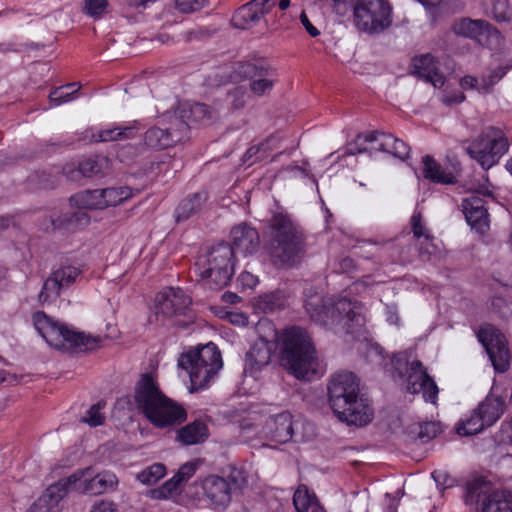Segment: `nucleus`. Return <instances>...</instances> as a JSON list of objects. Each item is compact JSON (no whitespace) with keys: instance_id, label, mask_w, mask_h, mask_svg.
Masks as SVG:
<instances>
[{"instance_id":"f257e3e1","label":"nucleus","mask_w":512,"mask_h":512,"mask_svg":"<svg viewBox=\"0 0 512 512\" xmlns=\"http://www.w3.org/2000/svg\"><path fill=\"white\" fill-rule=\"evenodd\" d=\"M258 339L253 343L245 358V372L254 375L271 361L279 348L281 365L299 380H311L319 371V358L308 332L301 327H290L278 335L268 321L257 325Z\"/></svg>"},{"instance_id":"f03ea898","label":"nucleus","mask_w":512,"mask_h":512,"mask_svg":"<svg viewBox=\"0 0 512 512\" xmlns=\"http://www.w3.org/2000/svg\"><path fill=\"white\" fill-rule=\"evenodd\" d=\"M327 389L329 405L341 421L364 426L372 420L373 410L368 400L360 396L359 379L354 373H335Z\"/></svg>"},{"instance_id":"7ed1b4c3","label":"nucleus","mask_w":512,"mask_h":512,"mask_svg":"<svg viewBox=\"0 0 512 512\" xmlns=\"http://www.w3.org/2000/svg\"><path fill=\"white\" fill-rule=\"evenodd\" d=\"M117 484L118 479L112 472L104 471L94 475L90 467L78 470L49 486L28 512H50L69 491L99 495L115 490Z\"/></svg>"},{"instance_id":"20e7f679","label":"nucleus","mask_w":512,"mask_h":512,"mask_svg":"<svg viewBox=\"0 0 512 512\" xmlns=\"http://www.w3.org/2000/svg\"><path fill=\"white\" fill-rule=\"evenodd\" d=\"M305 308L314 322L336 332L352 334L365 324L363 305L346 297L333 300L315 294L307 298Z\"/></svg>"},{"instance_id":"39448f33","label":"nucleus","mask_w":512,"mask_h":512,"mask_svg":"<svg viewBox=\"0 0 512 512\" xmlns=\"http://www.w3.org/2000/svg\"><path fill=\"white\" fill-rule=\"evenodd\" d=\"M134 400L138 411L158 428L181 424L187 417L185 409L165 396L148 374L142 375L138 381Z\"/></svg>"},{"instance_id":"423d86ee","label":"nucleus","mask_w":512,"mask_h":512,"mask_svg":"<svg viewBox=\"0 0 512 512\" xmlns=\"http://www.w3.org/2000/svg\"><path fill=\"white\" fill-rule=\"evenodd\" d=\"M267 250L276 266H291L303 251V235L292 220L282 213L270 220Z\"/></svg>"},{"instance_id":"0eeeda50","label":"nucleus","mask_w":512,"mask_h":512,"mask_svg":"<svg viewBox=\"0 0 512 512\" xmlns=\"http://www.w3.org/2000/svg\"><path fill=\"white\" fill-rule=\"evenodd\" d=\"M33 324L45 341L56 349L79 348L92 350L102 343L101 337L72 330L66 325L52 320L44 312L33 314Z\"/></svg>"},{"instance_id":"6e6552de","label":"nucleus","mask_w":512,"mask_h":512,"mask_svg":"<svg viewBox=\"0 0 512 512\" xmlns=\"http://www.w3.org/2000/svg\"><path fill=\"white\" fill-rule=\"evenodd\" d=\"M178 365L190 376L191 392L205 388L222 368L221 353L217 346L208 343L181 355Z\"/></svg>"},{"instance_id":"1a4fd4ad","label":"nucleus","mask_w":512,"mask_h":512,"mask_svg":"<svg viewBox=\"0 0 512 512\" xmlns=\"http://www.w3.org/2000/svg\"><path fill=\"white\" fill-rule=\"evenodd\" d=\"M393 377L405 385L406 391L411 394L422 393L427 402L436 403L438 387L434 380L427 374L426 369L419 360L409 361L406 353L393 357Z\"/></svg>"},{"instance_id":"9d476101","label":"nucleus","mask_w":512,"mask_h":512,"mask_svg":"<svg viewBox=\"0 0 512 512\" xmlns=\"http://www.w3.org/2000/svg\"><path fill=\"white\" fill-rule=\"evenodd\" d=\"M234 253L229 244H218L196 262L202 279L208 280L215 289L227 286L234 274Z\"/></svg>"},{"instance_id":"9b49d317","label":"nucleus","mask_w":512,"mask_h":512,"mask_svg":"<svg viewBox=\"0 0 512 512\" xmlns=\"http://www.w3.org/2000/svg\"><path fill=\"white\" fill-rule=\"evenodd\" d=\"M465 503L475 505L478 512H512V492L494 490L483 479H473L466 484Z\"/></svg>"},{"instance_id":"f8f14e48","label":"nucleus","mask_w":512,"mask_h":512,"mask_svg":"<svg viewBox=\"0 0 512 512\" xmlns=\"http://www.w3.org/2000/svg\"><path fill=\"white\" fill-rule=\"evenodd\" d=\"M391 12L386 0H357L353 8V22L361 32L380 33L392 24Z\"/></svg>"},{"instance_id":"ddd939ff","label":"nucleus","mask_w":512,"mask_h":512,"mask_svg":"<svg viewBox=\"0 0 512 512\" xmlns=\"http://www.w3.org/2000/svg\"><path fill=\"white\" fill-rule=\"evenodd\" d=\"M469 156L484 169L494 166L508 150V141L501 130L488 127L467 147Z\"/></svg>"},{"instance_id":"4468645a","label":"nucleus","mask_w":512,"mask_h":512,"mask_svg":"<svg viewBox=\"0 0 512 512\" xmlns=\"http://www.w3.org/2000/svg\"><path fill=\"white\" fill-rule=\"evenodd\" d=\"M234 73V80L250 79V90L258 97L269 94L275 84V71L262 62L239 63Z\"/></svg>"},{"instance_id":"2eb2a0df","label":"nucleus","mask_w":512,"mask_h":512,"mask_svg":"<svg viewBox=\"0 0 512 512\" xmlns=\"http://www.w3.org/2000/svg\"><path fill=\"white\" fill-rule=\"evenodd\" d=\"M188 131V124L178 117L169 116V126H153L144 133V144L154 150L172 147L183 140Z\"/></svg>"},{"instance_id":"dca6fc26","label":"nucleus","mask_w":512,"mask_h":512,"mask_svg":"<svg viewBox=\"0 0 512 512\" xmlns=\"http://www.w3.org/2000/svg\"><path fill=\"white\" fill-rule=\"evenodd\" d=\"M479 341L485 347L494 369L499 373L510 367V352L505 336L491 325L484 326L478 333Z\"/></svg>"},{"instance_id":"f3484780","label":"nucleus","mask_w":512,"mask_h":512,"mask_svg":"<svg viewBox=\"0 0 512 512\" xmlns=\"http://www.w3.org/2000/svg\"><path fill=\"white\" fill-rule=\"evenodd\" d=\"M203 499L214 511H225L232 502L231 487L224 477L208 475L201 483Z\"/></svg>"},{"instance_id":"a211bd4d","label":"nucleus","mask_w":512,"mask_h":512,"mask_svg":"<svg viewBox=\"0 0 512 512\" xmlns=\"http://www.w3.org/2000/svg\"><path fill=\"white\" fill-rule=\"evenodd\" d=\"M81 270L75 266H63L54 271L44 282L39 294V301L47 303L55 300L61 289L68 287L80 276Z\"/></svg>"},{"instance_id":"6ab92c4d","label":"nucleus","mask_w":512,"mask_h":512,"mask_svg":"<svg viewBox=\"0 0 512 512\" xmlns=\"http://www.w3.org/2000/svg\"><path fill=\"white\" fill-rule=\"evenodd\" d=\"M298 421H294L293 416L288 411H282L270 416L263 427V432L267 438L278 443H287L293 438L295 429L298 427Z\"/></svg>"},{"instance_id":"aec40b11","label":"nucleus","mask_w":512,"mask_h":512,"mask_svg":"<svg viewBox=\"0 0 512 512\" xmlns=\"http://www.w3.org/2000/svg\"><path fill=\"white\" fill-rule=\"evenodd\" d=\"M190 304V297L182 289L169 287L157 295L156 313L170 318L183 314Z\"/></svg>"},{"instance_id":"412c9836","label":"nucleus","mask_w":512,"mask_h":512,"mask_svg":"<svg viewBox=\"0 0 512 512\" xmlns=\"http://www.w3.org/2000/svg\"><path fill=\"white\" fill-rule=\"evenodd\" d=\"M230 239L234 254L252 255L258 251L260 245L258 231L245 222L232 227Z\"/></svg>"},{"instance_id":"4be33fe9","label":"nucleus","mask_w":512,"mask_h":512,"mask_svg":"<svg viewBox=\"0 0 512 512\" xmlns=\"http://www.w3.org/2000/svg\"><path fill=\"white\" fill-rule=\"evenodd\" d=\"M452 30L456 35L473 39L480 44L498 34L489 22L482 19L462 18L453 24Z\"/></svg>"},{"instance_id":"5701e85b","label":"nucleus","mask_w":512,"mask_h":512,"mask_svg":"<svg viewBox=\"0 0 512 512\" xmlns=\"http://www.w3.org/2000/svg\"><path fill=\"white\" fill-rule=\"evenodd\" d=\"M462 210L467 223L479 233L489 229V216L485 201L478 195H471L463 199Z\"/></svg>"},{"instance_id":"b1692460","label":"nucleus","mask_w":512,"mask_h":512,"mask_svg":"<svg viewBox=\"0 0 512 512\" xmlns=\"http://www.w3.org/2000/svg\"><path fill=\"white\" fill-rule=\"evenodd\" d=\"M413 69L419 78L431 83L435 88H441L445 84V77L439 71L435 58L431 54L415 57Z\"/></svg>"},{"instance_id":"393cba45","label":"nucleus","mask_w":512,"mask_h":512,"mask_svg":"<svg viewBox=\"0 0 512 512\" xmlns=\"http://www.w3.org/2000/svg\"><path fill=\"white\" fill-rule=\"evenodd\" d=\"M178 120H184L188 124V128L193 123H204L212 118L210 108L203 103H183L173 114Z\"/></svg>"},{"instance_id":"a878e982","label":"nucleus","mask_w":512,"mask_h":512,"mask_svg":"<svg viewBox=\"0 0 512 512\" xmlns=\"http://www.w3.org/2000/svg\"><path fill=\"white\" fill-rule=\"evenodd\" d=\"M487 427L499 420L505 411V402L498 396L489 395L476 408Z\"/></svg>"},{"instance_id":"bb28decb","label":"nucleus","mask_w":512,"mask_h":512,"mask_svg":"<svg viewBox=\"0 0 512 512\" xmlns=\"http://www.w3.org/2000/svg\"><path fill=\"white\" fill-rule=\"evenodd\" d=\"M423 175L426 179L439 184H453L456 182V176L443 169L431 156L426 155L422 159Z\"/></svg>"},{"instance_id":"cd10ccee","label":"nucleus","mask_w":512,"mask_h":512,"mask_svg":"<svg viewBox=\"0 0 512 512\" xmlns=\"http://www.w3.org/2000/svg\"><path fill=\"white\" fill-rule=\"evenodd\" d=\"M207 200L205 192H197L183 199L175 210L177 222L185 221L200 211Z\"/></svg>"},{"instance_id":"c85d7f7f","label":"nucleus","mask_w":512,"mask_h":512,"mask_svg":"<svg viewBox=\"0 0 512 512\" xmlns=\"http://www.w3.org/2000/svg\"><path fill=\"white\" fill-rule=\"evenodd\" d=\"M208 437V428L202 421H194L178 431L177 438L184 445H195Z\"/></svg>"},{"instance_id":"c756f323","label":"nucleus","mask_w":512,"mask_h":512,"mask_svg":"<svg viewBox=\"0 0 512 512\" xmlns=\"http://www.w3.org/2000/svg\"><path fill=\"white\" fill-rule=\"evenodd\" d=\"M411 229L413 232V235L416 239L420 240L421 238L424 239V242L426 243L425 247L420 246L419 252L421 256L424 255H431L432 250L434 249V245L431 243L433 240V237L429 234V231L425 228V226L422 223V215L420 212H414L410 219ZM423 245V243H421Z\"/></svg>"},{"instance_id":"7c9ffc66","label":"nucleus","mask_w":512,"mask_h":512,"mask_svg":"<svg viewBox=\"0 0 512 512\" xmlns=\"http://www.w3.org/2000/svg\"><path fill=\"white\" fill-rule=\"evenodd\" d=\"M138 131L137 121L128 126L109 127L99 131L97 141H117L133 138Z\"/></svg>"},{"instance_id":"2f4dec72","label":"nucleus","mask_w":512,"mask_h":512,"mask_svg":"<svg viewBox=\"0 0 512 512\" xmlns=\"http://www.w3.org/2000/svg\"><path fill=\"white\" fill-rule=\"evenodd\" d=\"M396 139L397 138H394L390 134L373 131L359 134L357 143L359 144L361 140L369 141L370 143H376L377 146L372 147L371 150H378L392 154L394 146L396 145Z\"/></svg>"},{"instance_id":"473e14b6","label":"nucleus","mask_w":512,"mask_h":512,"mask_svg":"<svg viewBox=\"0 0 512 512\" xmlns=\"http://www.w3.org/2000/svg\"><path fill=\"white\" fill-rule=\"evenodd\" d=\"M264 17L258 8L250 1L240 7L233 17L235 26L246 28L247 26L256 24Z\"/></svg>"},{"instance_id":"72a5a7b5","label":"nucleus","mask_w":512,"mask_h":512,"mask_svg":"<svg viewBox=\"0 0 512 512\" xmlns=\"http://www.w3.org/2000/svg\"><path fill=\"white\" fill-rule=\"evenodd\" d=\"M109 167V159L107 157L97 156L81 162L79 165V172L85 177H93L104 174Z\"/></svg>"},{"instance_id":"f704fd0d","label":"nucleus","mask_w":512,"mask_h":512,"mask_svg":"<svg viewBox=\"0 0 512 512\" xmlns=\"http://www.w3.org/2000/svg\"><path fill=\"white\" fill-rule=\"evenodd\" d=\"M72 201L82 209H103L102 189L81 192L73 196Z\"/></svg>"},{"instance_id":"c9c22d12","label":"nucleus","mask_w":512,"mask_h":512,"mask_svg":"<svg viewBox=\"0 0 512 512\" xmlns=\"http://www.w3.org/2000/svg\"><path fill=\"white\" fill-rule=\"evenodd\" d=\"M225 481L229 483L232 494L243 492L248 486L249 474L243 467L229 466Z\"/></svg>"},{"instance_id":"e433bc0d","label":"nucleus","mask_w":512,"mask_h":512,"mask_svg":"<svg viewBox=\"0 0 512 512\" xmlns=\"http://www.w3.org/2000/svg\"><path fill=\"white\" fill-rule=\"evenodd\" d=\"M80 88L81 85L77 82L57 87L49 94V100L54 106L70 102L76 98Z\"/></svg>"},{"instance_id":"4c0bfd02","label":"nucleus","mask_w":512,"mask_h":512,"mask_svg":"<svg viewBox=\"0 0 512 512\" xmlns=\"http://www.w3.org/2000/svg\"><path fill=\"white\" fill-rule=\"evenodd\" d=\"M286 300L283 293L271 292L259 296L256 300V307L264 313H270L285 306Z\"/></svg>"},{"instance_id":"58836bf2","label":"nucleus","mask_w":512,"mask_h":512,"mask_svg":"<svg viewBox=\"0 0 512 512\" xmlns=\"http://www.w3.org/2000/svg\"><path fill=\"white\" fill-rule=\"evenodd\" d=\"M103 209L117 206L132 196V190L127 186L102 189Z\"/></svg>"},{"instance_id":"ea45409f","label":"nucleus","mask_w":512,"mask_h":512,"mask_svg":"<svg viewBox=\"0 0 512 512\" xmlns=\"http://www.w3.org/2000/svg\"><path fill=\"white\" fill-rule=\"evenodd\" d=\"M486 427L478 411L475 409L468 418L458 424L457 433L461 436L475 435Z\"/></svg>"},{"instance_id":"a19ab883","label":"nucleus","mask_w":512,"mask_h":512,"mask_svg":"<svg viewBox=\"0 0 512 512\" xmlns=\"http://www.w3.org/2000/svg\"><path fill=\"white\" fill-rule=\"evenodd\" d=\"M293 503L298 512H306L309 508L317 505V499L305 485H300L294 493Z\"/></svg>"},{"instance_id":"79ce46f5","label":"nucleus","mask_w":512,"mask_h":512,"mask_svg":"<svg viewBox=\"0 0 512 512\" xmlns=\"http://www.w3.org/2000/svg\"><path fill=\"white\" fill-rule=\"evenodd\" d=\"M166 474V468L161 463H155L137 475V479L146 485H153Z\"/></svg>"},{"instance_id":"37998d69","label":"nucleus","mask_w":512,"mask_h":512,"mask_svg":"<svg viewBox=\"0 0 512 512\" xmlns=\"http://www.w3.org/2000/svg\"><path fill=\"white\" fill-rule=\"evenodd\" d=\"M180 485L181 483H179L177 479L173 476L171 479L167 480L162 486L150 490L149 496L152 499L156 500L168 499L178 493Z\"/></svg>"},{"instance_id":"c03bdc74","label":"nucleus","mask_w":512,"mask_h":512,"mask_svg":"<svg viewBox=\"0 0 512 512\" xmlns=\"http://www.w3.org/2000/svg\"><path fill=\"white\" fill-rule=\"evenodd\" d=\"M83 11L94 19H100L108 11V0H84Z\"/></svg>"},{"instance_id":"a18cd8bd","label":"nucleus","mask_w":512,"mask_h":512,"mask_svg":"<svg viewBox=\"0 0 512 512\" xmlns=\"http://www.w3.org/2000/svg\"><path fill=\"white\" fill-rule=\"evenodd\" d=\"M491 15L497 22H507L511 19L508 0H493Z\"/></svg>"},{"instance_id":"49530a36","label":"nucleus","mask_w":512,"mask_h":512,"mask_svg":"<svg viewBox=\"0 0 512 512\" xmlns=\"http://www.w3.org/2000/svg\"><path fill=\"white\" fill-rule=\"evenodd\" d=\"M104 407V404L101 402L93 405L86 413V416L82 418V421L89 424L91 427H96L102 425L105 420L104 414L101 412V409Z\"/></svg>"},{"instance_id":"de8ad7c7","label":"nucleus","mask_w":512,"mask_h":512,"mask_svg":"<svg viewBox=\"0 0 512 512\" xmlns=\"http://www.w3.org/2000/svg\"><path fill=\"white\" fill-rule=\"evenodd\" d=\"M505 71L503 68H498L497 70L490 73L488 76H485L481 79V87L483 93H487L491 90V88L504 76Z\"/></svg>"},{"instance_id":"09e8293b","label":"nucleus","mask_w":512,"mask_h":512,"mask_svg":"<svg viewBox=\"0 0 512 512\" xmlns=\"http://www.w3.org/2000/svg\"><path fill=\"white\" fill-rule=\"evenodd\" d=\"M203 0H176V8L182 13H191L204 6Z\"/></svg>"},{"instance_id":"8fccbe9b","label":"nucleus","mask_w":512,"mask_h":512,"mask_svg":"<svg viewBox=\"0 0 512 512\" xmlns=\"http://www.w3.org/2000/svg\"><path fill=\"white\" fill-rule=\"evenodd\" d=\"M440 432V425L436 422H426L420 426L419 437L432 439Z\"/></svg>"},{"instance_id":"3c124183","label":"nucleus","mask_w":512,"mask_h":512,"mask_svg":"<svg viewBox=\"0 0 512 512\" xmlns=\"http://www.w3.org/2000/svg\"><path fill=\"white\" fill-rule=\"evenodd\" d=\"M196 471V467L192 463H186L183 466L180 467L178 472L174 475V477L177 479L179 483H184L187 480H189Z\"/></svg>"},{"instance_id":"603ef678","label":"nucleus","mask_w":512,"mask_h":512,"mask_svg":"<svg viewBox=\"0 0 512 512\" xmlns=\"http://www.w3.org/2000/svg\"><path fill=\"white\" fill-rule=\"evenodd\" d=\"M230 96L232 97V105L236 109L244 107L248 97L246 90L242 87L235 88Z\"/></svg>"},{"instance_id":"864d4df0","label":"nucleus","mask_w":512,"mask_h":512,"mask_svg":"<svg viewBox=\"0 0 512 512\" xmlns=\"http://www.w3.org/2000/svg\"><path fill=\"white\" fill-rule=\"evenodd\" d=\"M238 282L243 288L253 289L258 284V278L250 272L244 271L238 277Z\"/></svg>"},{"instance_id":"5fc2aeb1","label":"nucleus","mask_w":512,"mask_h":512,"mask_svg":"<svg viewBox=\"0 0 512 512\" xmlns=\"http://www.w3.org/2000/svg\"><path fill=\"white\" fill-rule=\"evenodd\" d=\"M116 505L109 500H99L96 501L90 512H116Z\"/></svg>"},{"instance_id":"6e6d98bb","label":"nucleus","mask_w":512,"mask_h":512,"mask_svg":"<svg viewBox=\"0 0 512 512\" xmlns=\"http://www.w3.org/2000/svg\"><path fill=\"white\" fill-rule=\"evenodd\" d=\"M358 136L356 137L355 141L353 143H350L347 147L346 154L348 155H355L358 153H363L368 151V147L366 146V143H370L369 141L361 140L359 144L357 143Z\"/></svg>"},{"instance_id":"4d7b16f0","label":"nucleus","mask_w":512,"mask_h":512,"mask_svg":"<svg viewBox=\"0 0 512 512\" xmlns=\"http://www.w3.org/2000/svg\"><path fill=\"white\" fill-rule=\"evenodd\" d=\"M277 0H251L263 16L268 14L275 7Z\"/></svg>"},{"instance_id":"13d9d810","label":"nucleus","mask_w":512,"mask_h":512,"mask_svg":"<svg viewBox=\"0 0 512 512\" xmlns=\"http://www.w3.org/2000/svg\"><path fill=\"white\" fill-rule=\"evenodd\" d=\"M395 144L396 145L394 146L392 155L400 159H405L406 157H408L410 152L408 145L400 139H396Z\"/></svg>"},{"instance_id":"bf43d9fd","label":"nucleus","mask_w":512,"mask_h":512,"mask_svg":"<svg viewBox=\"0 0 512 512\" xmlns=\"http://www.w3.org/2000/svg\"><path fill=\"white\" fill-rule=\"evenodd\" d=\"M460 85L463 89H477L482 92L480 89L481 81L470 75L464 76L460 81Z\"/></svg>"},{"instance_id":"052dcab7","label":"nucleus","mask_w":512,"mask_h":512,"mask_svg":"<svg viewBox=\"0 0 512 512\" xmlns=\"http://www.w3.org/2000/svg\"><path fill=\"white\" fill-rule=\"evenodd\" d=\"M300 20H301V23L303 24V26L305 27L306 31L312 37H316V36H318L320 34L319 30L312 25V23L310 22L308 16L304 12L301 13Z\"/></svg>"},{"instance_id":"680f3d73","label":"nucleus","mask_w":512,"mask_h":512,"mask_svg":"<svg viewBox=\"0 0 512 512\" xmlns=\"http://www.w3.org/2000/svg\"><path fill=\"white\" fill-rule=\"evenodd\" d=\"M229 318L231 323L238 326H246L248 324V317L243 313H231Z\"/></svg>"},{"instance_id":"e2e57ef3","label":"nucleus","mask_w":512,"mask_h":512,"mask_svg":"<svg viewBox=\"0 0 512 512\" xmlns=\"http://www.w3.org/2000/svg\"><path fill=\"white\" fill-rule=\"evenodd\" d=\"M149 2H151V0H126V5L129 8H135L139 10L140 8H146Z\"/></svg>"},{"instance_id":"0e129e2a","label":"nucleus","mask_w":512,"mask_h":512,"mask_svg":"<svg viewBox=\"0 0 512 512\" xmlns=\"http://www.w3.org/2000/svg\"><path fill=\"white\" fill-rule=\"evenodd\" d=\"M72 220L75 222H81L87 224L89 222V217L85 212L79 211L73 214Z\"/></svg>"},{"instance_id":"69168bd1","label":"nucleus","mask_w":512,"mask_h":512,"mask_svg":"<svg viewBox=\"0 0 512 512\" xmlns=\"http://www.w3.org/2000/svg\"><path fill=\"white\" fill-rule=\"evenodd\" d=\"M465 100V95L463 93H458L452 97H447L445 99V103L452 104V103H462Z\"/></svg>"},{"instance_id":"338daca9","label":"nucleus","mask_w":512,"mask_h":512,"mask_svg":"<svg viewBox=\"0 0 512 512\" xmlns=\"http://www.w3.org/2000/svg\"><path fill=\"white\" fill-rule=\"evenodd\" d=\"M11 224V218L6 216H0V232L7 229Z\"/></svg>"},{"instance_id":"774afa93","label":"nucleus","mask_w":512,"mask_h":512,"mask_svg":"<svg viewBox=\"0 0 512 512\" xmlns=\"http://www.w3.org/2000/svg\"><path fill=\"white\" fill-rule=\"evenodd\" d=\"M260 149L265 150L266 144L262 143L260 146H252L247 150L246 154H248L251 157V156L255 155L256 153H258L260 151Z\"/></svg>"}]
</instances>
